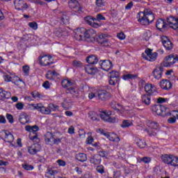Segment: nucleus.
Returning a JSON list of instances; mask_svg holds the SVG:
<instances>
[{
    "label": "nucleus",
    "mask_w": 178,
    "mask_h": 178,
    "mask_svg": "<svg viewBox=\"0 0 178 178\" xmlns=\"http://www.w3.org/2000/svg\"><path fill=\"white\" fill-rule=\"evenodd\" d=\"M177 62L178 55L170 54L164 58V61L162 65L164 67H170V66H173V65H175V63H177Z\"/></svg>",
    "instance_id": "obj_7"
},
{
    "label": "nucleus",
    "mask_w": 178,
    "mask_h": 178,
    "mask_svg": "<svg viewBox=\"0 0 178 178\" xmlns=\"http://www.w3.org/2000/svg\"><path fill=\"white\" fill-rule=\"evenodd\" d=\"M19 81L21 83H24L22 79L19 78L17 75L13 74V84H15V86H17L19 84Z\"/></svg>",
    "instance_id": "obj_39"
},
{
    "label": "nucleus",
    "mask_w": 178,
    "mask_h": 178,
    "mask_svg": "<svg viewBox=\"0 0 178 178\" xmlns=\"http://www.w3.org/2000/svg\"><path fill=\"white\" fill-rule=\"evenodd\" d=\"M19 120L22 124H26L30 120V117L26 113H23L19 115Z\"/></svg>",
    "instance_id": "obj_26"
},
{
    "label": "nucleus",
    "mask_w": 178,
    "mask_h": 178,
    "mask_svg": "<svg viewBox=\"0 0 178 178\" xmlns=\"http://www.w3.org/2000/svg\"><path fill=\"white\" fill-rule=\"evenodd\" d=\"M70 23V18L69 15L64 14L60 18V24H69Z\"/></svg>",
    "instance_id": "obj_35"
},
{
    "label": "nucleus",
    "mask_w": 178,
    "mask_h": 178,
    "mask_svg": "<svg viewBox=\"0 0 178 178\" xmlns=\"http://www.w3.org/2000/svg\"><path fill=\"white\" fill-rule=\"evenodd\" d=\"M88 116L91 120H93V121L96 120L97 122L99 120V119L98 118H99L98 115H97V113L94 111L89 112Z\"/></svg>",
    "instance_id": "obj_37"
},
{
    "label": "nucleus",
    "mask_w": 178,
    "mask_h": 178,
    "mask_svg": "<svg viewBox=\"0 0 178 178\" xmlns=\"http://www.w3.org/2000/svg\"><path fill=\"white\" fill-rule=\"evenodd\" d=\"M147 128L144 129L149 136H156L158 134V124L156 122L149 120L147 122Z\"/></svg>",
    "instance_id": "obj_6"
},
{
    "label": "nucleus",
    "mask_w": 178,
    "mask_h": 178,
    "mask_svg": "<svg viewBox=\"0 0 178 178\" xmlns=\"http://www.w3.org/2000/svg\"><path fill=\"white\" fill-rule=\"evenodd\" d=\"M95 40L101 45H108V39L106 38V35L104 34L99 35L98 36L95 35Z\"/></svg>",
    "instance_id": "obj_21"
},
{
    "label": "nucleus",
    "mask_w": 178,
    "mask_h": 178,
    "mask_svg": "<svg viewBox=\"0 0 178 178\" xmlns=\"http://www.w3.org/2000/svg\"><path fill=\"white\" fill-rule=\"evenodd\" d=\"M101 157L98 155H93L90 159V162L92 165H99L101 163Z\"/></svg>",
    "instance_id": "obj_31"
},
{
    "label": "nucleus",
    "mask_w": 178,
    "mask_h": 178,
    "mask_svg": "<svg viewBox=\"0 0 178 178\" xmlns=\"http://www.w3.org/2000/svg\"><path fill=\"white\" fill-rule=\"evenodd\" d=\"M102 134H104L110 141H113L114 143H119L120 141V138L119 136H117L116 134H105L104 132V130L102 131Z\"/></svg>",
    "instance_id": "obj_22"
},
{
    "label": "nucleus",
    "mask_w": 178,
    "mask_h": 178,
    "mask_svg": "<svg viewBox=\"0 0 178 178\" xmlns=\"http://www.w3.org/2000/svg\"><path fill=\"white\" fill-rule=\"evenodd\" d=\"M25 130L26 131H29V133H33V134H36L37 131L40 130V128L37 125H34L32 127L30 125H27L25 127Z\"/></svg>",
    "instance_id": "obj_30"
},
{
    "label": "nucleus",
    "mask_w": 178,
    "mask_h": 178,
    "mask_svg": "<svg viewBox=\"0 0 178 178\" xmlns=\"http://www.w3.org/2000/svg\"><path fill=\"white\" fill-rule=\"evenodd\" d=\"M145 91L148 95H154V92H156V87L152 83H146Z\"/></svg>",
    "instance_id": "obj_18"
},
{
    "label": "nucleus",
    "mask_w": 178,
    "mask_h": 178,
    "mask_svg": "<svg viewBox=\"0 0 178 178\" xmlns=\"http://www.w3.org/2000/svg\"><path fill=\"white\" fill-rule=\"evenodd\" d=\"M135 142L136 143V145L139 148H145L147 145V143H145V140L140 138H136Z\"/></svg>",
    "instance_id": "obj_32"
},
{
    "label": "nucleus",
    "mask_w": 178,
    "mask_h": 178,
    "mask_svg": "<svg viewBox=\"0 0 178 178\" xmlns=\"http://www.w3.org/2000/svg\"><path fill=\"white\" fill-rule=\"evenodd\" d=\"M161 40L164 48L167 51H170L173 49V43H172L170 39H169L168 36L163 35L161 36Z\"/></svg>",
    "instance_id": "obj_12"
},
{
    "label": "nucleus",
    "mask_w": 178,
    "mask_h": 178,
    "mask_svg": "<svg viewBox=\"0 0 178 178\" xmlns=\"http://www.w3.org/2000/svg\"><path fill=\"white\" fill-rule=\"evenodd\" d=\"M167 22L168 24L171 25V29H173V30H178V18L170 16L167 18Z\"/></svg>",
    "instance_id": "obj_16"
},
{
    "label": "nucleus",
    "mask_w": 178,
    "mask_h": 178,
    "mask_svg": "<svg viewBox=\"0 0 178 178\" xmlns=\"http://www.w3.org/2000/svg\"><path fill=\"white\" fill-rule=\"evenodd\" d=\"M119 80H120V74L118 71L110 72V79L108 81L110 86H116L119 83Z\"/></svg>",
    "instance_id": "obj_9"
},
{
    "label": "nucleus",
    "mask_w": 178,
    "mask_h": 178,
    "mask_svg": "<svg viewBox=\"0 0 178 178\" xmlns=\"http://www.w3.org/2000/svg\"><path fill=\"white\" fill-rule=\"evenodd\" d=\"M96 170L101 175H104V173H105V168L102 165H98L96 168Z\"/></svg>",
    "instance_id": "obj_50"
},
{
    "label": "nucleus",
    "mask_w": 178,
    "mask_h": 178,
    "mask_svg": "<svg viewBox=\"0 0 178 178\" xmlns=\"http://www.w3.org/2000/svg\"><path fill=\"white\" fill-rule=\"evenodd\" d=\"M61 85L64 88H67V92H70V94H75L76 92V88L71 87V86H73V82H71L70 80L64 79L61 82Z\"/></svg>",
    "instance_id": "obj_11"
},
{
    "label": "nucleus",
    "mask_w": 178,
    "mask_h": 178,
    "mask_svg": "<svg viewBox=\"0 0 178 178\" xmlns=\"http://www.w3.org/2000/svg\"><path fill=\"white\" fill-rule=\"evenodd\" d=\"M42 87H44V88H46V90H48V88L51 87V86L49 85V81H44L42 84Z\"/></svg>",
    "instance_id": "obj_62"
},
{
    "label": "nucleus",
    "mask_w": 178,
    "mask_h": 178,
    "mask_svg": "<svg viewBox=\"0 0 178 178\" xmlns=\"http://www.w3.org/2000/svg\"><path fill=\"white\" fill-rule=\"evenodd\" d=\"M58 173V171L54 170H48V171L46 172V177H50L54 178V176Z\"/></svg>",
    "instance_id": "obj_38"
},
{
    "label": "nucleus",
    "mask_w": 178,
    "mask_h": 178,
    "mask_svg": "<svg viewBox=\"0 0 178 178\" xmlns=\"http://www.w3.org/2000/svg\"><path fill=\"white\" fill-rule=\"evenodd\" d=\"M68 5L70 9L73 10V12L79 13L81 12V8H80V3L77 0H70L68 1Z\"/></svg>",
    "instance_id": "obj_14"
},
{
    "label": "nucleus",
    "mask_w": 178,
    "mask_h": 178,
    "mask_svg": "<svg viewBox=\"0 0 178 178\" xmlns=\"http://www.w3.org/2000/svg\"><path fill=\"white\" fill-rule=\"evenodd\" d=\"M156 27L159 31H165L168 28V24L165 22V19H159L156 22Z\"/></svg>",
    "instance_id": "obj_15"
},
{
    "label": "nucleus",
    "mask_w": 178,
    "mask_h": 178,
    "mask_svg": "<svg viewBox=\"0 0 178 178\" xmlns=\"http://www.w3.org/2000/svg\"><path fill=\"white\" fill-rule=\"evenodd\" d=\"M113 67V65L112 64V62L109 60H102V63H101V68L103 70H105V72H108V70H111Z\"/></svg>",
    "instance_id": "obj_20"
},
{
    "label": "nucleus",
    "mask_w": 178,
    "mask_h": 178,
    "mask_svg": "<svg viewBox=\"0 0 178 178\" xmlns=\"http://www.w3.org/2000/svg\"><path fill=\"white\" fill-rule=\"evenodd\" d=\"M14 4L15 9L17 10H22V9H24V5H26V2H24L23 0H15L14 1Z\"/></svg>",
    "instance_id": "obj_27"
},
{
    "label": "nucleus",
    "mask_w": 178,
    "mask_h": 178,
    "mask_svg": "<svg viewBox=\"0 0 178 178\" xmlns=\"http://www.w3.org/2000/svg\"><path fill=\"white\" fill-rule=\"evenodd\" d=\"M75 158L79 162H86V161H87V154L84 153H79L75 156Z\"/></svg>",
    "instance_id": "obj_34"
},
{
    "label": "nucleus",
    "mask_w": 178,
    "mask_h": 178,
    "mask_svg": "<svg viewBox=\"0 0 178 178\" xmlns=\"http://www.w3.org/2000/svg\"><path fill=\"white\" fill-rule=\"evenodd\" d=\"M32 106H33L34 109H36V111H38L39 112H41L42 107L44 106V105L42 104H37L35 105L32 104Z\"/></svg>",
    "instance_id": "obj_53"
},
{
    "label": "nucleus",
    "mask_w": 178,
    "mask_h": 178,
    "mask_svg": "<svg viewBox=\"0 0 178 178\" xmlns=\"http://www.w3.org/2000/svg\"><path fill=\"white\" fill-rule=\"evenodd\" d=\"M160 87L163 90H170L172 88V83L169 80L163 79L160 82Z\"/></svg>",
    "instance_id": "obj_24"
},
{
    "label": "nucleus",
    "mask_w": 178,
    "mask_h": 178,
    "mask_svg": "<svg viewBox=\"0 0 178 178\" xmlns=\"http://www.w3.org/2000/svg\"><path fill=\"white\" fill-rule=\"evenodd\" d=\"M95 3L97 8H104L105 6V1L104 0H96Z\"/></svg>",
    "instance_id": "obj_49"
},
{
    "label": "nucleus",
    "mask_w": 178,
    "mask_h": 178,
    "mask_svg": "<svg viewBox=\"0 0 178 178\" xmlns=\"http://www.w3.org/2000/svg\"><path fill=\"white\" fill-rule=\"evenodd\" d=\"M15 108L18 111H22L24 108V104L22 102H18L15 104Z\"/></svg>",
    "instance_id": "obj_58"
},
{
    "label": "nucleus",
    "mask_w": 178,
    "mask_h": 178,
    "mask_svg": "<svg viewBox=\"0 0 178 178\" xmlns=\"http://www.w3.org/2000/svg\"><path fill=\"white\" fill-rule=\"evenodd\" d=\"M101 20H106L105 17L102 15V14H97L96 18H94L91 16H88L85 17V22L89 26L94 27L95 29H98L99 27V24L97 23V22H101Z\"/></svg>",
    "instance_id": "obj_4"
},
{
    "label": "nucleus",
    "mask_w": 178,
    "mask_h": 178,
    "mask_svg": "<svg viewBox=\"0 0 178 178\" xmlns=\"http://www.w3.org/2000/svg\"><path fill=\"white\" fill-rule=\"evenodd\" d=\"M133 124V122H131L130 120H124L122 121V124H121V127H122V129H124L126 127H130V126H131Z\"/></svg>",
    "instance_id": "obj_40"
},
{
    "label": "nucleus",
    "mask_w": 178,
    "mask_h": 178,
    "mask_svg": "<svg viewBox=\"0 0 178 178\" xmlns=\"http://www.w3.org/2000/svg\"><path fill=\"white\" fill-rule=\"evenodd\" d=\"M39 63L41 66H50L54 64V58L51 56L44 55L39 59Z\"/></svg>",
    "instance_id": "obj_10"
},
{
    "label": "nucleus",
    "mask_w": 178,
    "mask_h": 178,
    "mask_svg": "<svg viewBox=\"0 0 178 178\" xmlns=\"http://www.w3.org/2000/svg\"><path fill=\"white\" fill-rule=\"evenodd\" d=\"M141 102L145 106L151 105V95L144 94L141 97Z\"/></svg>",
    "instance_id": "obj_23"
},
{
    "label": "nucleus",
    "mask_w": 178,
    "mask_h": 178,
    "mask_svg": "<svg viewBox=\"0 0 178 178\" xmlns=\"http://www.w3.org/2000/svg\"><path fill=\"white\" fill-rule=\"evenodd\" d=\"M152 111L154 112V113H156L159 116H163V118L166 116H170L172 113H170V110H169V108L161 105V104H157L154 105L152 107Z\"/></svg>",
    "instance_id": "obj_3"
},
{
    "label": "nucleus",
    "mask_w": 178,
    "mask_h": 178,
    "mask_svg": "<svg viewBox=\"0 0 178 178\" xmlns=\"http://www.w3.org/2000/svg\"><path fill=\"white\" fill-rule=\"evenodd\" d=\"M139 18L138 22L142 24V26H148L150 23H152L155 19V16L152 11L145 10L143 12L138 13Z\"/></svg>",
    "instance_id": "obj_2"
},
{
    "label": "nucleus",
    "mask_w": 178,
    "mask_h": 178,
    "mask_svg": "<svg viewBox=\"0 0 178 178\" xmlns=\"http://www.w3.org/2000/svg\"><path fill=\"white\" fill-rule=\"evenodd\" d=\"M6 118L11 124L15 122V120L13 119V115H12L11 114L7 113L6 115Z\"/></svg>",
    "instance_id": "obj_52"
},
{
    "label": "nucleus",
    "mask_w": 178,
    "mask_h": 178,
    "mask_svg": "<svg viewBox=\"0 0 178 178\" xmlns=\"http://www.w3.org/2000/svg\"><path fill=\"white\" fill-rule=\"evenodd\" d=\"M0 96L1 97V98L9 99L10 98V92L3 90Z\"/></svg>",
    "instance_id": "obj_46"
},
{
    "label": "nucleus",
    "mask_w": 178,
    "mask_h": 178,
    "mask_svg": "<svg viewBox=\"0 0 178 178\" xmlns=\"http://www.w3.org/2000/svg\"><path fill=\"white\" fill-rule=\"evenodd\" d=\"M49 108L50 109V112H56L59 109V106L50 103L49 104Z\"/></svg>",
    "instance_id": "obj_43"
},
{
    "label": "nucleus",
    "mask_w": 178,
    "mask_h": 178,
    "mask_svg": "<svg viewBox=\"0 0 178 178\" xmlns=\"http://www.w3.org/2000/svg\"><path fill=\"white\" fill-rule=\"evenodd\" d=\"M40 149H41V145H40V144L35 143L29 147L28 152L31 155H35L37 152H40Z\"/></svg>",
    "instance_id": "obj_19"
},
{
    "label": "nucleus",
    "mask_w": 178,
    "mask_h": 178,
    "mask_svg": "<svg viewBox=\"0 0 178 178\" xmlns=\"http://www.w3.org/2000/svg\"><path fill=\"white\" fill-rule=\"evenodd\" d=\"M43 115H51V109H49V106L45 107L43 106L42 107V111H40Z\"/></svg>",
    "instance_id": "obj_47"
},
{
    "label": "nucleus",
    "mask_w": 178,
    "mask_h": 178,
    "mask_svg": "<svg viewBox=\"0 0 178 178\" xmlns=\"http://www.w3.org/2000/svg\"><path fill=\"white\" fill-rule=\"evenodd\" d=\"M74 38L77 41H87L88 42H92L95 41L96 33L94 29H86V28H78L74 31Z\"/></svg>",
    "instance_id": "obj_1"
},
{
    "label": "nucleus",
    "mask_w": 178,
    "mask_h": 178,
    "mask_svg": "<svg viewBox=\"0 0 178 178\" xmlns=\"http://www.w3.org/2000/svg\"><path fill=\"white\" fill-rule=\"evenodd\" d=\"M156 56H158V53L154 52L152 53L149 57L146 59V60H149V62H154V60H156Z\"/></svg>",
    "instance_id": "obj_45"
},
{
    "label": "nucleus",
    "mask_w": 178,
    "mask_h": 178,
    "mask_svg": "<svg viewBox=\"0 0 178 178\" xmlns=\"http://www.w3.org/2000/svg\"><path fill=\"white\" fill-rule=\"evenodd\" d=\"M9 131L8 130H2L0 131V137L2 140H6L8 134H9Z\"/></svg>",
    "instance_id": "obj_48"
},
{
    "label": "nucleus",
    "mask_w": 178,
    "mask_h": 178,
    "mask_svg": "<svg viewBox=\"0 0 178 178\" xmlns=\"http://www.w3.org/2000/svg\"><path fill=\"white\" fill-rule=\"evenodd\" d=\"M85 70L88 74H95V68L91 65H86L85 67Z\"/></svg>",
    "instance_id": "obj_36"
},
{
    "label": "nucleus",
    "mask_w": 178,
    "mask_h": 178,
    "mask_svg": "<svg viewBox=\"0 0 178 178\" xmlns=\"http://www.w3.org/2000/svg\"><path fill=\"white\" fill-rule=\"evenodd\" d=\"M72 65L74 67H81L83 66V63L79 60H74Z\"/></svg>",
    "instance_id": "obj_57"
},
{
    "label": "nucleus",
    "mask_w": 178,
    "mask_h": 178,
    "mask_svg": "<svg viewBox=\"0 0 178 178\" xmlns=\"http://www.w3.org/2000/svg\"><path fill=\"white\" fill-rule=\"evenodd\" d=\"M86 62L89 63V65H97V63H98V57L95 55L89 56L86 58Z\"/></svg>",
    "instance_id": "obj_29"
},
{
    "label": "nucleus",
    "mask_w": 178,
    "mask_h": 178,
    "mask_svg": "<svg viewBox=\"0 0 178 178\" xmlns=\"http://www.w3.org/2000/svg\"><path fill=\"white\" fill-rule=\"evenodd\" d=\"M145 53L142 54V58H143V59H147L149 57V56L152 54V50H151V49H147L145 51Z\"/></svg>",
    "instance_id": "obj_42"
},
{
    "label": "nucleus",
    "mask_w": 178,
    "mask_h": 178,
    "mask_svg": "<svg viewBox=\"0 0 178 178\" xmlns=\"http://www.w3.org/2000/svg\"><path fill=\"white\" fill-rule=\"evenodd\" d=\"M68 133L69 134H74V127L71 126L68 129Z\"/></svg>",
    "instance_id": "obj_64"
},
{
    "label": "nucleus",
    "mask_w": 178,
    "mask_h": 178,
    "mask_svg": "<svg viewBox=\"0 0 178 178\" xmlns=\"http://www.w3.org/2000/svg\"><path fill=\"white\" fill-rule=\"evenodd\" d=\"M0 123L2 124H6V118L3 116V115H0Z\"/></svg>",
    "instance_id": "obj_61"
},
{
    "label": "nucleus",
    "mask_w": 178,
    "mask_h": 178,
    "mask_svg": "<svg viewBox=\"0 0 178 178\" xmlns=\"http://www.w3.org/2000/svg\"><path fill=\"white\" fill-rule=\"evenodd\" d=\"M115 178H119L120 176H122V173L120 171H114V175H113Z\"/></svg>",
    "instance_id": "obj_63"
},
{
    "label": "nucleus",
    "mask_w": 178,
    "mask_h": 178,
    "mask_svg": "<svg viewBox=\"0 0 178 178\" xmlns=\"http://www.w3.org/2000/svg\"><path fill=\"white\" fill-rule=\"evenodd\" d=\"M99 157L101 156L102 158H106V156L109 155V153L106 151L102 150L99 152Z\"/></svg>",
    "instance_id": "obj_55"
},
{
    "label": "nucleus",
    "mask_w": 178,
    "mask_h": 178,
    "mask_svg": "<svg viewBox=\"0 0 178 178\" xmlns=\"http://www.w3.org/2000/svg\"><path fill=\"white\" fill-rule=\"evenodd\" d=\"M162 73H163V66L161 65L154 69L152 72L153 76L156 80L162 79Z\"/></svg>",
    "instance_id": "obj_17"
},
{
    "label": "nucleus",
    "mask_w": 178,
    "mask_h": 178,
    "mask_svg": "<svg viewBox=\"0 0 178 178\" xmlns=\"http://www.w3.org/2000/svg\"><path fill=\"white\" fill-rule=\"evenodd\" d=\"M57 163H58V166L64 167L66 165V161H65L62 159H58V160H57Z\"/></svg>",
    "instance_id": "obj_59"
},
{
    "label": "nucleus",
    "mask_w": 178,
    "mask_h": 178,
    "mask_svg": "<svg viewBox=\"0 0 178 178\" xmlns=\"http://www.w3.org/2000/svg\"><path fill=\"white\" fill-rule=\"evenodd\" d=\"M28 25L29 26V27H31V29H32L33 30H37L38 29V24H37V22H29L28 24Z\"/></svg>",
    "instance_id": "obj_51"
},
{
    "label": "nucleus",
    "mask_w": 178,
    "mask_h": 178,
    "mask_svg": "<svg viewBox=\"0 0 178 178\" xmlns=\"http://www.w3.org/2000/svg\"><path fill=\"white\" fill-rule=\"evenodd\" d=\"M96 95L101 101H108L111 98V95L105 90H99L96 92Z\"/></svg>",
    "instance_id": "obj_13"
},
{
    "label": "nucleus",
    "mask_w": 178,
    "mask_h": 178,
    "mask_svg": "<svg viewBox=\"0 0 178 178\" xmlns=\"http://www.w3.org/2000/svg\"><path fill=\"white\" fill-rule=\"evenodd\" d=\"M22 168L25 170H33V169H34V167L33 165H29L27 163L23 164Z\"/></svg>",
    "instance_id": "obj_54"
},
{
    "label": "nucleus",
    "mask_w": 178,
    "mask_h": 178,
    "mask_svg": "<svg viewBox=\"0 0 178 178\" xmlns=\"http://www.w3.org/2000/svg\"><path fill=\"white\" fill-rule=\"evenodd\" d=\"M13 140H15V136H13V134H12L10 132H8L4 141H6V143H11L13 141Z\"/></svg>",
    "instance_id": "obj_44"
},
{
    "label": "nucleus",
    "mask_w": 178,
    "mask_h": 178,
    "mask_svg": "<svg viewBox=\"0 0 178 178\" xmlns=\"http://www.w3.org/2000/svg\"><path fill=\"white\" fill-rule=\"evenodd\" d=\"M22 70H23L24 74H26V76H29V74L30 73V67H29L28 65H24L22 67Z\"/></svg>",
    "instance_id": "obj_56"
},
{
    "label": "nucleus",
    "mask_w": 178,
    "mask_h": 178,
    "mask_svg": "<svg viewBox=\"0 0 178 178\" xmlns=\"http://www.w3.org/2000/svg\"><path fill=\"white\" fill-rule=\"evenodd\" d=\"M117 37L119 38V40H124V38H126V35H124L123 32L118 33Z\"/></svg>",
    "instance_id": "obj_60"
},
{
    "label": "nucleus",
    "mask_w": 178,
    "mask_h": 178,
    "mask_svg": "<svg viewBox=\"0 0 178 178\" xmlns=\"http://www.w3.org/2000/svg\"><path fill=\"white\" fill-rule=\"evenodd\" d=\"M113 115L112 111H108L107 113L104 112L103 114H100L99 117L104 122H108V123H116L118 122V118L111 117Z\"/></svg>",
    "instance_id": "obj_8"
},
{
    "label": "nucleus",
    "mask_w": 178,
    "mask_h": 178,
    "mask_svg": "<svg viewBox=\"0 0 178 178\" xmlns=\"http://www.w3.org/2000/svg\"><path fill=\"white\" fill-rule=\"evenodd\" d=\"M161 160L163 163L170 165V166H174V168L178 166V156L172 154H163L161 155Z\"/></svg>",
    "instance_id": "obj_5"
},
{
    "label": "nucleus",
    "mask_w": 178,
    "mask_h": 178,
    "mask_svg": "<svg viewBox=\"0 0 178 178\" xmlns=\"http://www.w3.org/2000/svg\"><path fill=\"white\" fill-rule=\"evenodd\" d=\"M31 95L33 97V98L35 99H41V98H44V95H41V93L37 92V91H33L31 93Z\"/></svg>",
    "instance_id": "obj_41"
},
{
    "label": "nucleus",
    "mask_w": 178,
    "mask_h": 178,
    "mask_svg": "<svg viewBox=\"0 0 178 178\" xmlns=\"http://www.w3.org/2000/svg\"><path fill=\"white\" fill-rule=\"evenodd\" d=\"M54 33L57 37H66V35H67L66 29L62 28L56 29Z\"/></svg>",
    "instance_id": "obj_28"
},
{
    "label": "nucleus",
    "mask_w": 178,
    "mask_h": 178,
    "mask_svg": "<svg viewBox=\"0 0 178 178\" xmlns=\"http://www.w3.org/2000/svg\"><path fill=\"white\" fill-rule=\"evenodd\" d=\"M138 78V74H127L122 76L123 80H136Z\"/></svg>",
    "instance_id": "obj_33"
},
{
    "label": "nucleus",
    "mask_w": 178,
    "mask_h": 178,
    "mask_svg": "<svg viewBox=\"0 0 178 178\" xmlns=\"http://www.w3.org/2000/svg\"><path fill=\"white\" fill-rule=\"evenodd\" d=\"M55 136H54L52 134L48 132L44 138V141L46 144H48L49 145H54V140Z\"/></svg>",
    "instance_id": "obj_25"
}]
</instances>
